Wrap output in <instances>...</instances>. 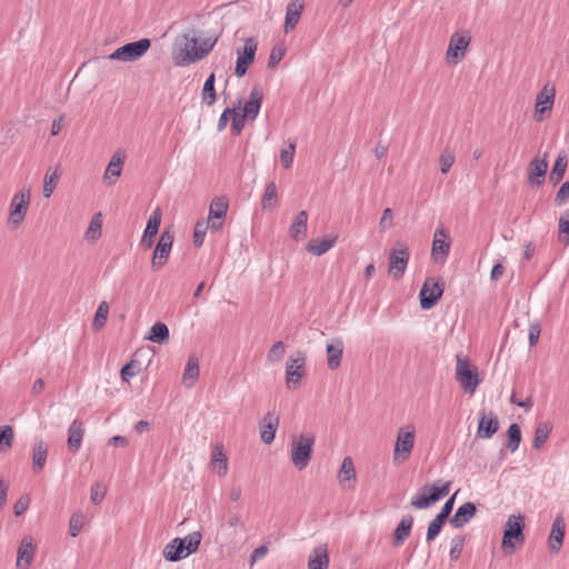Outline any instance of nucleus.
I'll return each mask as SVG.
<instances>
[{"label": "nucleus", "instance_id": "62", "mask_svg": "<svg viewBox=\"0 0 569 569\" xmlns=\"http://www.w3.org/2000/svg\"><path fill=\"white\" fill-rule=\"evenodd\" d=\"M442 529V526L441 525H437V522H435L433 520L429 523L428 526V529H427V535H426V540L428 542L435 540L437 538V536L440 533Z\"/></svg>", "mask_w": 569, "mask_h": 569}, {"label": "nucleus", "instance_id": "7", "mask_svg": "<svg viewBox=\"0 0 569 569\" xmlns=\"http://www.w3.org/2000/svg\"><path fill=\"white\" fill-rule=\"evenodd\" d=\"M456 380L470 395L476 391L480 383L477 368L460 355L457 356Z\"/></svg>", "mask_w": 569, "mask_h": 569}, {"label": "nucleus", "instance_id": "39", "mask_svg": "<svg viewBox=\"0 0 569 569\" xmlns=\"http://www.w3.org/2000/svg\"><path fill=\"white\" fill-rule=\"evenodd\" d=\"M308 213L307 211H300L289 228V234L292 239L299 240L305 237L307 232Z\"/></svg>", "mask_w": 569, "mask_h": 569}, {"label": "nucleus", "instance_id": "42", "mask_svg": "<svg viewBox=\"0 0 569 569\" xmlns=\"http://www.w3.org/2000/svg\"><path fill=\"white\" fill-rule=\"evenodd\" d=\"M216 77L214 73H211L207 80L204 81L202 91H201V100L207 106H212L217 100V93L214 88Z\"/></svg>", "mask_w": 569, "mask_h": 569}, {"label": "nucleus", "instance_id": "26", "mask_svg": "<svg viewBox=\"0 0 569 569\" xmlns=\"http://www.w3.org/2000/svg\"><path fill=\"white\" fill-rule=\"evenodd\" d=\"M338 481L343 488H353L356 482V469L351 457H345L338 471Z\"/></svg>", "mask_w": 569, "mask_h": 569}, {"label": "nucleus", "instance_id": "13", "mask_svg": "<svg viewBox=\"0 0 569 569\" xmlns=\"http://www.w3.org/2000/svg\"><path fill=\"white\" fill-rule=\"evenodd\" d=\"M443 287L445 283L441 279H427L419 293L421 308L425 310L432 308L441 298L443 293Z\"/></svg>", "mask_w": 569, "mask_h": 569}, {"label": "nucleus", "instance_id": "40", "mask_svg": "<svg viewBox=\"0 0 569 569\" xmlns=\"http://www.w3.org/2000/svg\"><path fill=\"white\" fill-rule=\"evenodd\" d=\"M148 340L162 345L169 340V329L163 322H156L149 331Z\"/></svg>", "mask_w": 569, "mask_h": 569}, {"label": "nucleus", "instance_id": "23", "mask_svg": "<svg viewBox=\"0 0 569 569\" xmlns=\"http://www.w3.org/2000/svg\"><path fill=\"white\" fill-rule=\"evenodd\" d=\"M566 523L561 516H557L552 522L551 531L549 535V549L558 553L563 541Z\"/></svg>", "mask_w": 569, "mask_h": 569}, {"label": "nucleus", "instance_id": "55", "mask_svg": "<svg viewBox=\"0 0 569 569\" xmlns=\"http://www.w3.org/2000/svg\"><path fill=\"white\" fill-rule=\"evenodd\" d=\"M284 352H286L284 343L282 341H278L268 351L267 360L270 363H276L284 356Z\"/></svg>", "mask_w": 569, "mask_h": 569}, {"label": "nucleus", "instance_id": "15", "mask_svg": "<svg viewBox=\"0 0 569 569\" xmlns=\"http://www.w3.org/2000/svg\"><path fill=\"white\" fill-rule=\"evenodd\" d=\"M257 51V42L252 38L244 41L242 50H238L236 62V76L241 78L246 74L248 67L253 62Z\"/></svg>", "mask_w": 569, "mask_h": 569}, {"label": "nucleus", "instance_id": "46", "mask_svg": "<svg viewBox=\"0 0 569 569\" xmlns=\"http://www.w3.org/2000/svg\"><path fill=\"white\" fill-rule=\"evenodd\" d=\"M558 239L561 243L569 244V210L563 212L559 218Z\"/></svg>", "mask_w": 569, "mask_h": 569}, {"label": "nucleus", "instance_id": "28", "mask_svg": "<svg viewBox=\"0 0 569 569\" xmlns=\"http://www.w3.org/2000/svg\"><path fill=\"white\" fill-rule=\"evenodd\" d=\"M548 169V161L546 159L533 158L528 168L529 182L541 186L545 181V176Z\"/></svg>", "mask_w": 569, "mask_h": 569}, {"label": "nucleus", "instance_id": "10", "mask_svg": "<svg viewBox=\"0 0 569 569\" xmlns=\"http://www.w3.org/2000/svg\"><path fill=\"white\" fill-rule=\"evenodd\" d=\"M471 37L468 31L455 32L449 40L446 59L451 64H458L466 56Z\"/></svg>", "mask_w": 569, "mask_h": 569}, {"label": "nucleus", "instance_id": "1", "mask_svg": "<svg viewBox=\"0 0 569 569\" xmlns=\"http://www.w3.org/2000/svg\"><path fill=\"white\" fill-rule=\"evenodd\" d=\"M217 39H199L194 30L178 36L172 47V59L176 66L186 67L202 60L213 49Z\"/></svg>", "mask_w": 569, "mask_h": 569}, {"label": "nucleus", "instance_id": "12", "mask_svg": "<svg viewBox=\"0 0 569 569\" xmlns=\"http://www.w3.org/2000/svg\"><path fill=\"white\" fill-rule=\"evenodd\" d=\"M556 98V87L551 83H546L540 92L537 94L533 118L537 121H542L551 113Z\"/></svg>", "mask_w": 569, "mask_h": 569}, {"label": "nucleus", "instance_id": "20", "mask_svg": "<svg viewBox=\"0 0 569 569\" xmlns=\"http://www.w3.org/2000/svg\"><path fill=\"white\" fill-rule=\"evenodd\" d=\"M36 546L31 537H24L18 548L17 567L28 569L33 561Z\"/></svg>", "mask_w": 569, "mask_h": 569}, {"label": "nucleus", "instance_id": "22", "mask_svg": "<svg viewBox=\"0 0 569 569\" xmlns=\"http://www.w3.org/2000/svg\"><path fill=\"white\" fill-rule=\"evenodd\" d=\"M499 422L497 417L491 412L482 411L479 418L477 436L479 438H491L498 430Z\"/></svg>", "mask_w": 569, "mask_h": 569}, {"label": "nucleus", "instance_id": "63", "mask_svg": "<svg viewBox=\"0 0 569 569\" xmlns=\"http://www.w3.org/2000/svg\"><path fill=\"white\" fill-rule=\"evenodd\" d=\"M121 378L123 381H128L130 378L137 375L134 361H130L121 369Z\"/></svg>", "mask_w": 569, "mask_h": 569}, {"label": "nucleus", "instance_id": "57", "mask_svg": "<svg viewBox=\"0 0 569 569\" xmlns=\"http://www.w3.org/2000/svg\"><path fill=\"white\" fill-rule=\"evenodd\" d=\"M106 492H107V490L101 483H99V482L94 483L91 487V491H90V499H91L92 503L99 505L103 500Z\"/></svg>", "mask_w": 569, "mask_h": 569}, {"label": "nucleus", "instance_id": "24", "mask_svg": "<svg viewBox=\"0 0 569 569\" xmlns=\"http://www.w3.org/2000/svg\"><path fill=\"white\" fill-rule=\"evenodd\" d=\"M123 162L124 158L120 152H116L111 157L103 173V182L106 184L113 186L117 182L118 178L121 176Z\"/></svg>", "mask_w": 569, "mask_h": 569}, {"label": "nucleus", "instance_id": "56", "mask_svg": "<svg viewBox=\"0 0 569 569\" xmlns=\"http://www.w3.org/2000/svg\"><path fill=\"white\" fill-rule=\"evenodd\" d=\"M286 52L287 49L283 44L274 46L269 56L268 67L274 68L283 59Z\"/></svg>", "mask_w": 569, "mask_h": 569}, {"label": "nucleus", "instance_id": "43", "mask_svg": "<svg viewBox=\"0 0 569 569\" xmlns=\"http://www.w3.org/2000/svg\"><path fill=\"white\" fill-rule=\"evenodd\" d=\"M551 430H552V426L547 422V421H543V422H540L536 430H535V437H533V448L535 449H540L545 442L548 440L550 433H551Z\"/></svg>", "mask_w": 569, "mask_h": 569}, {"label": "nucleus", "instance_id": "47", "mask_svg": "<svg viewBox=\"0 0 569 569\" xmlns=\"http://www.w3.org/2000/svg\"><path fill=\"white\" fill-rule=\"evenodd\" d=\"M296 153V142L289 141L286 147L280 150V161L283 168L289 169L292 166Z\"/></svg>", "mask_w": 569, "mask_h": 569}, {"label": "nucleus", "instance_id": "60", "mask_svg": "<svg viewBox=\"0 0 569 569\" xmlns=\"http://www.w3.org/2000/svg\"><path fill=\"white\" fill-rule=\"evenodd\" d=\"M29 503H30V498L29 496L24 495V496H21L17 502L14 503L13 506V511H14V515L16 516H20L22 515L29 507Z\"/></svg>", "mask_w": 569, "mask_h": 569}, {"label": "nucleus", "instance_id": "54", "mask_svg": "<svg viewBox=\"0 0 569 569\" xmlns=\"http://www.w3.org/2000/svg\"><path fill=\"white\" fill-rule=\"evenodd\" d=\"M58 179H59L58 170H56L51 174L47 173L44 176V180H43V196L46 198H49L53 193V191H54V189L57 187Z\"/></svg>", "mask_w": 569, "mask_h": 569}, {"label": "nucleus", "instance_id": "37", "mask_svg": "<svg viewBox=\"0 0 569 569\" xmlns=\"http://www.w3.org/2000/svg\"><path fill=\"white\" fill-rule=\"evenodd\" d=\"M413 525L412 516H405L399 525L397 526L393 533V545L401 546L405 540L410 536L411 529Z\"/></svg>", "mask_w": 569, "mask_h": 569}, {"label": "nucleus", "instance_id": "33", "mask_svg": "<svg viewBox=\"0 0 569 569\" xmlns=\"http://www.w3.org/2000/svg\"><path fill=\"white\" fill-rule=\"evenodd\" d=\"M163 557L169 561H179L188 557L184 552V540L174 538L163 549Z\"/></svg>", "mask_w": 569, "mask_h": 569}, {"label": "nucleus", "instance_id": "4", "mask_svg": "<svg viewBox=\"0 0 569 569\" xmlns=\"http://www.w3.org/2000/svg\"><path fill=\"white\" fill-rule=\"evenodd\" d=\"M525 518L521 515H511L508 517L501 547L506 553H512L517 546H520L525 541L523 535Z\"/></svg>", "mask_w": 569, "mask_h": 569}, {"label": "nucleus", "instance_id": "44", "mask_svg": "<svg viewBox=\"0 0 569 569\" xmlns=\"http://www.w3.org/2000/svg\"><path fill=\"white\" fill-rule=\"evenodd\" d=\"M101 229H102V214L100 212L96 213L90 224L86 231V239L88 241H96L101 237Z\"/></svg>", "mask_w": 569, "mask_h": 569}, {"label": "nucleus", "instance_id": "52", "mask_svg": "<svg viewBox=\"0 0 569 569\" xmlns=\"http://www.w3.org/2000/svg\"><path fill=\"white\" fill-rule=\"evenodd\" d=\"M208 229H210L208 221H198L196 223L193 231V243L196 247L202 246Z\"/></svg>", "mask_w": 569, "mask_h": 569}, {"label": "nucleus", "instance_id": "41", "mask_svg": "<svg viewBox=\"0 0 569 569\" xmlns=\"http://www.w3.org/2000/svg\"><path fill=\"white\" fill-rule=\"evenodd\" d=\"M567 164H568L567 156L562 152L557 157V159L553 163L552 170L549 174V180L553 184H557L562 180L563 174L567 169Z\"/></svg>", "mask_w": 569, "mask_h": 569}, {"label": "nucleus", "instance_id": "51", "mask_svg": "<svg viewBox=\"0 0 569 569\" xmlns=\"http://www.w3.org/2000/svg\"><path fill=\"white\" fill-rule=\"evenodd\" d=\"M455 152L449 148H446L439 157L440 171L442 173H447L455 163Z\"/></svg>", "mask_w": 569, "mask_h": 569}, {"label": "nucleus", "instance_id": "53", "mask_svg": "<svg viewBox=\"0 0 569 569\" xmlns=\"http://www.w3.org/2000/svg\"><path fill=\"white\" fill-rule=\"evenodd\" d=\"M13 430L10 426L0 427V452L12 447Z\"/></svg>", "mask_w": 569, "mask_h": 569}, {"label": "nucleus", "instance_id": "36", "mask_svg": "<svg viewBox=\"0 0 569 569\" xmlns=\"http://www.w3.org/2000/svg\"><path fill=\"white\" fill-rule=\"evenodd\" d=\"M48 456V446L42 441L39 440L33 445L32 449V470L36 473H39L47 461Z\"/></svg>", "mask_w": 569, "mask_h": 569}, {"label": "nucleus", "instance_id": "38", "mask_svg": "<svg viewBox=\"0 0 569 569\" xmlns=\"http://www.w3.org/2000/svg\"><path fill=\"white\" fill-rule=\"evenodd\" d=\"M278 189L274 181H270L266 184L264 192L261 197V209L263 211L272 210L278 203Z\"/></svg>", "mask_w": 569, "mask_h": 569}, {"label": "nucleus", "instance_id": "32", "mask_svg": "<svg viewBox=\"0 0 569 569\" xmlns=\"http://www.w3.org/2000/svg\"><path fill=\"white\" fill-rule=\"evenodd\" d=\"M83 436L84 428L82 422L78 420L72 421L68 429V447L70 451L77 452L80 449Z\"/></svg>", "mask_w": 569, "mask_h": 569}, {"label": "nucleus", "instance_id": "3", "mask_svg": "<svg viewBox=\"0 0 569 569\" xmlns=\"http://www.w3.org/2000/svg\"><path fill=\"white\" fill-rule=\"evenodd\" d=\"M450 481L442 482L441 480L430 486L427 485L411 499V506L416 509H427L446 497L450 491Z\"/></svg>", "mask_w": 569, "mask_h": 569}, {"label": "nucleus", "instance_id": "61", "mask_svg": "<svg viewBox=\"0 0 569 569\" xmlns=\"http://www.w3.org/2000/svg\"><path fill=\"white\" fill-rule=\"evenodd\" d=\"M247 118H242V114L240 111L236 110L233 117H232V131L234 134H240L243 127H244V120Z\"/></svg>", "mask_w": 569, "mask_h": 569}, {"label": "nucleus", "instance_id": "64", "mask_svg": "<svg viewBox=\"0 0 569 569\" xmlns=\"http://www.w3.org/2000/svg\"><path fill=\"white\" fill-rule=\"evenodd\" d=\"M237 108H227L220 116L219 118V121H218V129L221 131L223 130L227 124H228V121H229V118L230 116L233 117L234 112H236Z\"/></svg>", "mask_w": 569, "mask_h": 569}, {"label": "nucleus", "instance_id": "2", "mask_svg": "<svg viewBox=\"0 0 569 569\" xmlns=\"http://www.w3.org/2000/svg\"><path fill=\"white\" fill-rule=\"evenodd\" d=\"M316 437L311 432H302L292 436L290 443V459L292 465L299 470L308 467L311 457Z\"/></svg>", "mask_w": 569, "mask_h": 569}, {"label": "nucleus", "instance_id": "11", "mask_svg": "<svg viewBox=\"0 0 569 569\" xmlns=\"http://www.w3.org/2000/svg\"><path fill=\"white\" fill-rule=\"evenodd\" d=\"M409 258L410 253L408 248L403 243L397 242L389 253V276L397 280L402 278L407 269Z\"/></svg>", "mask_w": 569, "mask_h": 569}, {"label": "nucleus", "instance_id": "30", "mask_svg": "<svg viewBox=\"0 0 569 569\" xmlns=\"http://www.w3.org/2000/svg\"><path fill=\"white\" fill-rule=\"evenodd\" d=\"M329 553L325 545L316 547L309 556L308 569H328Z\"/></svg>", "mask_w": 569, "mask_h": 569}, {"label": "nucleus", "instance_id": "27", "mask_svg": "<svg viewBox=\"0 0 569 569\" xmlns=\"http://www.w3.org/2000/svg\"><path fill=\"white\" fill-rule=\"evenodd\" d=\"M161 217H162V214L159 209H156L151 213V216L148 220L147 227L144 229L142 239H141L142 246L148 247V248L152 246L153 238L157 236V233L159 231V227L161 223Z\"/></svg>", "mask_w": 569, "mask_h": 569}, {"label": "nucleus", "instance_id": "19", "mask_svg": "<svg viewBox=\"0 0 569 569\" xmlns=\"http://www.w3.org/2000/svg\"><path fill=\"white\" fill-rule=\"evenodd\" d=\"M305 8L303 0H290L289 3L286 7V17H284V24H283V31L286 33L292 31L297 24L299 23V20L301 18L302 11Z\"/></svg>", "mask_w": 569, "mask_h": 569}, {"label": "nucleus", "instance_id": "17", "mask_svg": "<svg viewBox=\"0 0 569 569\" xmlns=\"http://www.w3.org/2000/svg\"><path fill=\"white\" fill-rule=\"evenodd\" d=\"M227 211L228 201L224 198H216L211 201L207 219L211 230L218 231L222 228Z\"/></svg>", "mask_w": 569, "mask_h": 569}, {"label": "nucleus", "instance_id": "35", "mask_svg": "<svg viewBox=\"0 0 569 569\" xmlns=\"http://www.w3.org/2000/svg\"><path fill=\"white\" fill-rule=\"evenodd\" d=\"M199 378V360L196 356L188 358L183 375L182 383L187 388H192Z\"/></svg>", "mask_w": 569, "mask_h": 569}, {"label": "nucleus", "instance_id": "5", "mask_svg": "<svg viewBox=\"0 0 569 569\" xmlns=\"http://www.w3.org/2000/svg\"><path fill=\"white\" fill-rule=\"evenodd\" d=\"M31 199V190L23 187L13 194L10 201L8 223L12 229H17L24 220Z\"/></svg>", "mask_w": 569, "mask_h": 569}, {"label": "nucleus", "instance_id": "8", "mask_svg": "<svg viewBox=\"0 0 569 569\" xmlns=\"http://www.w3.org/2000/svg\"><path fill=\"white\" fill-rule=\"evenodd\" d=\"M151 42L149 39L143 38L138 41L129 42L116 49L110 56V60L118 61H136L141 58L150 48Z\"/></svg>", "mask_w": 569, "mask_h": 569}, {"label": "nucleus", "instance_id": "18", "mask_svg": "<svg viewBox=\"0 0 569 569\" xmlns=\"http://www.w3.org/2000/svg\"><path fill=\"white\" fill-rule=\"evenodd\" d=\"M262 89L260 86H254L249 94V100L246 102L243 108H237L238 111L242 114V118H247L248 120L253 121L260 111L261 102H262Z\"/></svg>", "mask_w": 569, "mask_h": 569}, {"label": "nucleus", "instance_id": "50", "mask_svg": "<svg viewBox=\"0 0 569 569\" xmlns=\"http://www.w3.org/2000/svg\"><path fill=\"white\" fill-rule=\"evenodd\" d=\"M466 537L462 535L455 536L450 541L449 556L452 561H457L462 552Z\"/></svg>", "mask_w": 569, "mask_h": 569}, {"label": "nucleus", "instance_id": "29", "mask_svg": "<svg viewBox=\"0 0 569 569\" xmlns=\"http://www.w3.org/2000/svg\"><path fill=\"white\" fill-rule=\"evenodd\" d=\"M476 512V505L473 502H466L457 509L450 519V523L453 528H461L475 517Z\"/></svg>", "mask_w": 569, "mask_h": 569}, {"label": "nucleus", "instance_id": "14", "mask_svg": "<svg viewBox=\"0 0 569 569\" xmlns=\"http://www.w3.org/2000/svg\"><path fill=\"white\" fill-rule=\"evenodd\" d=\"M173 243V234L172 232L164 230L160 234L159 241L154 248L152 256V268L160 269L162 268L169 258L171 248Z\"/></svg>", "mask_w": 569, "mask_h": 569}, {"label": "nucleus", "instance_id": "48", "mask_svg": "<svg viewBox=\"0 0 569 569\" xmlns=\"http://www.w3.org/2000/svg\"><path fill=\"white\" fill-rule=\"evenodd\" d=\"M108 312H109L108 303L106 301L100 302V305L98 306V309L96 311L93 322H92V327L96 330H100L101 328L104 327L107 317H108Z\"/></svg>", "mask_w": 569, "mask_h": 569}, {"label": "nucleus", "instance_id": "6", "mask_svg": "<svg viewBox=\"0 0 569 569\" xmlns=\"http://www.w3.org/2000/svg\"><path fill=\"white\" fill-rule=\"evenodd\" d=\"M416 430L412 425L400 427L393 449V462L399 465L410 458L415 446Z\"/></svg>", "mask_w": 569, "mask_h": 569}, {"label": "nucleus", "instance_id": "34", "mask_svg": "<svg viewBox=\"0 0 569 569\" xmlns=\"http://www.w3.org/2000/svg\"><path fill=\"white\" fill-rule=\"evenodd\" d=\"M212 469L219 477H224L228 472V460L223 451L222 445H216L212 451L211 462Z\"/></svg>", "mask_w": 569, "mask_h": 569}, {"label": "nucleus", "instance_id": "49", "mask_svg": "<svg viewBox=\"0 0 569 569\" xmlns=\"http://www.w3.org/2000/svg\"><path fill=\"white\" fill-rule=\"evenodd\" d=\"M182 540H184L186 555L189 556L198 550L201 542V533L199 531H194L187 535Z\"/></svg>", "mask_w": 569, "mask_h": 569}, {"label": "nucleus", "instance_id": "58", "mask_svg": "<svg viewBox=\"0 0 569 569\" xmlns=\"http://www.w3.org/2000/svg\"><path fill=\"white\" fill-rule=\"evenodd\" d=\"M568 198H569V181H566L559 188V190L556 194V198H555V202L557 206H562L566 203Z\"/></svg>", "mask_w": 569, "mask_h": 569}, {"label": "nucleus", "instance_id": "59", "mask_svg": "<svg viewBox=\"0 0 569 569\" xmlns=\"http://www.w3.org/2000/svg\"><path fill=\"white\" fill-rule=\"evenodd\" d=\"M392 221H393L392 210L390 208H386L383 210L382 217H381V219L379 221L380 230L385 231L388 228H390L392 226Z\"/></svg>", "mask_w": 569, "mask_h": 569}, {"label": "nucleus", "instance_id": "45", "mask_svg": "<svg viewBox=\"0 0 569 569\" xmlns=\"http://www.w3.org/2000/svg\"><path fill=\"white\" fill-rule=\"evenodd\" d=\"M507 435H508L507 447L511 452H515L519 448V445L521 441L520 427L517 423L510 425V427L507 430Z\"/></svg>", "mask_w": 569, "mask_h": 569}, {"label": "nucleus", "instance_id": "31", "mask_svg": "<svg viewBox=\"0 0 569 569\" xmlns=\"http://www.w3.org/2000/svg\"><path fill=\"white\" fill-rule=\"evenodd\" d=\"M338 240L337 234H332L328 238L323 239H312L309 241L307 246V250L312 253L313 256L320 257L328 252L331 248L335 247L336 242Z\"/></svg>", "mask_w": 569, "mask_h": 569}, {"label": "nucleus", "instance_id": "16", "mask_svg": "<svg viewBox=\"0 0 569 569\" xmlns=\"http://www.w3.org/2000/svg\"><path fill=\"white\" fill-rule=\"evenodd\" d=\"M450 251V241L449 234L447 230L443 228H439L435 231L432 248H431V257L436 262L443 263Z\"/></svg>", "mask_w": 569, "mask_h": 569}, {"label": "nucleus", "instance_id": "25", "mask_svg": "<svg viewBox=\"0 0 569 569\" xmlns=\"http://www.w3.org/2000/svg\"><path fill=\"white\" fill-rule=\"evenodd\" d=\"M327 363L330 370H336L340 367L343 355V342L340 338L331 339L326 348Z\"/></svg>", "mask_w": 569, "mask_h": 569}, {"label": "nucleus", "instance_id": "21", "mask_svg": "<svg viewBox=\"0 0 569 569\" xmlns=\"http://www.w3.org/2000/svg\"><path fill=\"white\" fill-rule=\"evenodd\" d=\"M278 426V416L274 412H268L259 426L261 441L270 445L274 440Z\"/></svg>", "mask_w": 569, "mask_h": 569}, {"label": "nucleus", "instance_id": "9", "mask_svg": "<svg viewBox=\"0 0 569 569\" xmlns=\"http://www.w3.org/2000/svg\"><path fill=\"white\" fill-rule=\"evenodd\" d=\"M306 375V356L298 351L290 356L286 365V386L290 390H296Z\"/></svg>", "mask_w": 569, "mask_h": 569}]
</instances>
